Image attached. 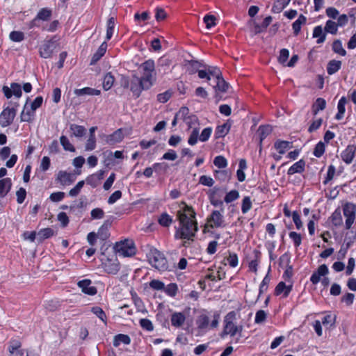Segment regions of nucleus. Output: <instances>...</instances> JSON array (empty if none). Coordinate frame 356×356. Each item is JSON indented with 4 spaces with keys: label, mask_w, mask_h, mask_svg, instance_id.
Wrapping results in <instances>:
<instances>
[{
    "label": "nucleus",
    "mask_w": 356,
    "mask_h": 356,
    "mask_svg": "<svg viewBox=\"0 0 356 356\" xmlns=\"http://www.w3.org/2000/svg\"><path fill=\"white\" fill-rule=\"evenodd\" d=\"M177 217L179 226L175 227V238L182 241V247L188 248L198 231L195 213L191 207L186 205L182 211H178Z\"/></svg>",
    "instance_id": "nucleus-1"
},
{
    "label": "nucleus",
    "mask_w": 356,
    "mask_h": 356,
    "mask_svg": "<svg viewBox=\"0 0 356 356\" xmlns=\"http://www.w3.org/2000/svg\"><path fill=\"white\" fill-rule=\"evenodd\" d=\"M154 70V61L151 59L146 60L139 67L142 76L138 77L133 74L131 79L122 76L120 80L121 86L124 88H129L133 94L138 97L143 90H147L152 86V74Z\"/></svg>",
    "instance_id": "nucleus-2"
},
{
    "label": "nucleus",
    "mask_w": 356,
    "mask_h": 356,
    "mask_svg": "<svg viewBox=\"0 0 356 356\" xmlns=\"http://www.w3.org/2000/svg\"><path fill=\"white\" fill-rule=\"evenodd\" d=\"M236 314L234 311L229 312L224 318L223 330L221 333V337L229 335L232 338V341L235 343H240L243 337V326L238 325L236 322Z\"/></svg>",
    "instance_id": "nucleus-3"
},
{
    "label": "nucleus",
    "mask_w": 356,
    "mask_h": 356,
    "mask_svg": "<svg viewBox=\"0 0 356 356\" xmlns=\"http://www.w3.org/2000/svg\"><path fill=\"white\" fill-rule=\"evenodd\" d=\"M213 67V66L203 65L196 60L188 61L186 65V71L189 74H193L197 72L200 79H207L208 81H210L209 69Z\"/></svg>",
    "instance_id": "nucleus-4"
},
{
    "label": "nucleus",
    "mask_w": 356,
    "mask_h": 356,
    "mask_svg": "<svg viewBox=\"0 0 356 356\" xmlns=\"http://www.w3.org/2000/svg\"><path fill=\"white\" fill-rule=\"evenodd\" d=\"M115 249L119 255L124 257H132L136 252L134 243L130 239H125L124 241L116 243Z\"/></svg>",
    "instance_id": "nucleus-5"
},
{
    "label": "nucleus",
    "mask_w": 356,
    "mask_h": 356,
    "mask_svg": "<svg viewBox=\"0 0 356 356\" xmlns=\"http://www.w3.org/2000/svg\"><path fill=\"white\" fill-rule=\"evenodd\" d=\"M18 106L17 103H14L13 107L7 106L3 109L0 113V125L2 127H7L13 122Z\"/></svg>",
    "instance_id": "nucleus-6"
},
{
    "label": "nucleus",
    "mask_w": 356,
    "mask_h": 356,
    "mask_svg": "<svg viewBox=\"0 0 356 356\" xmlns=\"http://www.w3.org/2000/svg\"><path fill=\"white\" fill-rule=\"evenodd\" d=\"M210 80L213 78L216 80L214 88L221 92H226L229 88V84L224 80L220 69L213 66L209 69Z\"/></svg>",
    "instance_id": "nucleus-7"
},
{
    "label": "nucleus",
    "mask_w": 356,
    "mask_h": 356,
    "mask_svg": "<svg viewBox=\"0 0 356 356\" xmlns=\"http://www.w3.org/2000/svg\"><path fill=\"white\" fill-rule=\"evenodd\" d=\"M343 213L346 218L345 226L350 229L356 220V206L353 203L346 202L343 205Z\"/></svg>",
    "instance_id": "nucleus-8"
},
{
    "label": "nucleus",
    "mask_w": 356,
    "mask_h": 356,
    "mask_svg": "<svg viewBox=\"0 0 356 356\" xmlns=\"http://www.w3.org/2000/svg\"><path fill=\"white\" fill-rule=\"evenodd\" d=\"M2 92L7 99H10L13 96L17 99H19L22 95V86L17 83H10V87L3 86Z\"/></svg>",
    "instance_id": "nucleus-9"
},
{
    "label": "nucleus",
    "mask_w": 356,
    "mask_h": 356,
    "mask_svg": "<svg viewBox=\"0 0 356 356\" xmlns=\"http://www.w3.org/2000/svg\"><path fill=\"white\" fill-rule=\"evenodd\" d=\"M223 211V209H222ZM209 225L212 228L224 227L225 222L222 212L220 211H213L210 216L208 218Z\"/></svg>",
    "instance_id": "nucleus-10"
},
{
    "label": "nucleus",
    "mask_w": 356,
    "mask_h": 356,
    "mask_svg": "<svg viewBox=\"0 0 356 356\" xmlns=\"http://www.w3.org/2000/svg\"><path fill=\"white\" fill-rule=\"evenodd\" d=\"M55 48V41L53 39L46 40L40 47V56L43 58H49L51 57Z\"/></svg>",
    "instance_id": "nucleus-11"
},
{
    "label": "nucleus",
    "mask_w": 356,
    "mask_h": 356,
    "mask_svg": "<svg viewBox=\"0 0 356 356\" xmlns=\"http://www.w3.org/2000/svg\"><path fill=\"white\" fill-rule=\"evenodd\" d=\"M104 271L108 274L115 275L120 270V264L117 259H107L102 263Z\"/></svg>",
    "instance_id": "nucleus-12"
},
{
    "label": "nucleus",
    "mask_w": 356,
    "mask_h": 356,
    "mask_svg": "<svg viewBox=\"0 0 356 356\" xmlns=\"http://www.w3.org/2000/svg\"><path fill=\"white\" fill-rule=\"evenodd\" d=\"M76 179V177L71 172L60 170L56 176V181L63 186H70Z\"/></svg>",
    "instance_id": "nucleus-13"
},
{
    "label": "nucleus",
    "mask_w": 356,
    "mask_h": 356,
    "mask_svg": "<svg viewBox=\"0 0 356 356\" xmlns=\"http://www.w3.org/2000/svg\"><path fill=\"white\" fill-rule=\"evenodd\" d=\"M329 273V269L325 264L318 266L317 270L313 273L310 277V281L313 284H317L321 280V277H325Z\"/></svg>",
    "instance_id": "nucleus-14"
},
{
    "label": "nucleus",
    "mask_w": 356,
    "mask_h": 356,
    "mask_svg": "<svg viewBox=\"0 0 356 356\" xmlns=\"http://www.w3.org/2000/svg\"><path fill=\"white\" fill-rule=\"evenodd\" d=\"M91 284L92 282L90 280L85 279L79 281L77 285L84 293L90 296H94L97 293V291L96 287L92 286Z\"/></svg>",
    "instance_id": "nucleus-15"
},
{
    "label": "nucleus",
    "mask_w": 356,
    "mask_h": 356,
    "mask_svg": "<svg viewBox=\"0 0 356 356\" xmlns=\"http://www.w3.org/2000/svg\"><path fill=\"white\" fill-rule=\"evenodd\" d=\"M124 138V134L121 129L114 131L113 134L105 136V142L109 145H115L120 143Z\"/></svg>",
    "instance_id": "nucleus-16"
},
{
    "label": "nucleus",
    "mask_w": 356,
    "mask_h": 356,
    "mask_svg": "<svg viewBox=\"0 0 356 356\" xmlns=\"http://www.w3.org/2000/svg\"><path fill=\"white\" fill-rule=\"evenodd\" d=\"M355 156V145H348L341 153V158L342 161L348 165L350 164L353 161Z\"/></svg>",
    "instance_id": "nucleus-17"
},
{
    "label": "nucleus",
    "mask_w": 356,
    "mask_h": 356,
    "mask_svg": "<svg viewBox=\"0 0 356 356\" xmlns=\"http://www.w3.org/2000/svg\"><path fill=\"white\" fill-rule=\"evenodd\" d=\"M21 342L18 340H12L8 345L10 356H24V350L21 349Z\"/></svg>",
    "instance_id": "nucleus-18"
},
{
    "label": "nucleus",
    "mask_w": 356,
    "mask_h": 356,
    "mask_svg": "<svg viewBox=\"0 0 356 356\" xmlns=\"http://www.w3.org/2000/svg\"><path fill=\"white\" fill-rule=\"evenodd\" d=\"M12 181L10 178H4L0 180V198L7 195L10 191Z\"/></svg>",
    "instance_id": "nucleus-19"
},
{
    "label": "nucleus",
    "mask_w": 356,
    "mask_h": 356,
    "mask_svg": "<svg viewBox=\"0 0 356 356\" xmlns=\"http://www.w3.org/2000/svg\"><path fill=\"white\" fill-rule=\"evenodd\" d=\"M186 321L185 315L181 312H175L171 314V323L175 327H181Z\"/></svg>",
    "instance_id": "nucleus-20"
},
{
    "label": "nucleus",
    "mask_w": 356,
    "mask_h": 356,
    "mask_svg": "<svg viewBox=\"0 0 356 356\" xmlns=\"http://www.w3.org/2000/svg\"><path fill=\"white\" fill-rule=\"evenodd\" d=\"M35 110H33L31 107L28 108L27 107V102L24 105V109L22 111L21 115H20V120L22 122H30L33 120L34 115H35Z\"/></svg>",
    "instance_id": "nucleus-21"
},
{
    "label": "nucleus",
    "mask_w": 356,
    "mask_h": 356,
    "mask_svg": "<svg viewBox=\"0 0 356 356\" xmlns=\"http://www.w3.org/2000/svg\"><path fill=\"white\" fill-rule=\"evenodd\" d=\"M292 289V285H286L283 282H280L275 287V293L276 296H279L283 293L284 298H286Z\"/></svg>",
    "instance_id": "nucleus-22"
},
{
    "label": "nucleus",
    "mask_w": 356,
    "mask_h": 356,
    "mask_svg": "<svg viewBox=\"0 0 356 356\" xmlns=\"http://www.w3.org/2000/svg\"><path fill=\"white\" fill-rule=\"evenodd\" d=\"M305 161L302 159L299 160L293 164L288 170L287 174L289 175H293L295 173H301L305 170Z\"/></svg>",
    "instance_id": "nucleus-23"
},
{
    "label": "nucleus",
    "mask_w": 356,
    "mask_h": 356,
    "mask_svg": "<svg viewBox=\"0 0 356 356\" xmlns=\"http://www.w3.org/2000/svg\"><path fill=\"white\" fill-rule=\"evenodd\" d=\"M274 147L280 154H283L287 149L292 147V145L291 143L289 141L277 140L275 143Z\"/></svg>",
    "instance_id": "nucleus-24"
},
{
    "label": "nucleus",
    "mask_w": 356,
    "mask_h": 356,
    "mask_svg": "<svg viewBox=\"0 0 356 356\" xmlns=\"http://www.w3.org/2000/svg\"><path fill=\"white\" fill-rule=\"evenodd\" d=\"M230 127L231 124L228 122L218 126L215 131L216 138H219L225 136L229 131Z\"/></svg>",
    "instance_id": "nucleus-25"
},
{
    "label": "nucleus",
    "mask_w": 356,
    "mask_h": 356,
    "mask_svg": "<svg viewBox=\"0 0 356 356\" xmlns=\"http://www.w3.org/2000/svg\"><path fill=\"white\" fill-rule=\"evenodd\" d=\"M107 48V43L104 41L98 48L97 51L92 57L91 64H95L106 53Z\"/></svg>",
    "instance_id": "nucleus-26"
},
{
    "label": "nucleus",
    "mask_w": 356,
    "mask_h": 356,
    "mask_svg": "<svg viewBox=\"0 0 356 356\" xmlns=\"http://www.w3.org/2000/svg\"><path fill=\"white\" fill-rule=\"evenodd\" d=\"M346 103H347V99L345 97H342L339 99V101L338 102V105H337L338 112L335 115V118L337 120H340L343 118V115H344V113L346 111L345 106H346Z\"/></svg>",
    "instance_id": "nucleus-27"
},
{
    "label": "nucleus",
    "mask_w": 356,
    "mask_h": 356,
    "mask_svg": "<svg viewBox=\"0 0 356 356\" xmlns=\"http://www.w3.org/2000/svg\"><path fill=\"white\" fill-rule=\"evenodd\" d=\"M157 222L163 227H169L173 222L172 216L164 212L158 218Z\"/></svg>",
    "instance_id": "nucleus-28"
},
{
    "label": "nucleus",
    "mask_w": 356,
    "mask_h": 356,
    "mask_svg": "<svg viewBox=\"0 0 356 356\" xmlns=\"http://www.w3.org/2000/svg\"><path fill=\"white\" fill-rule=\"evenodd\" d=\"M273 129L270 125H261L259 127L257 134L259 136L260 143H261L270 133Z\"/></svg>",
    "instance_id": "nucleus-29"
},
{
    "label": "nucleus",
    "mask_w": 356,
    "mask_h": 356,
    "mask_svg": "<svg viewBox=\"0 0 356 356\" xmlns=\"http://www.w3.org/2000/svg\"><path fill=\"white\" fill-rule=\"evenodd\" d=\"M330 220L332 225L336 227L342 225L343 218L340 209H337L332 213V216H330Z\"/></svg>",
    "instance_id": "nucleus-30"
},
{
    "label": "nucleus",
    "mask_w": 356,
    "mask_h": 356,
    "mask_svg": "<svg viewBox=\"0 0 356 356\" xmlns=\"http://www.w3.org/2000/svg\"><path fill=\"white\" fill-rule=\"evenodd\" d=\"M291 0H276L273 6L272 11L275 13H280L290 3Z\"/></svg>",
    "instance_id": "nucleus-31"
},
{
    "label": "nucleus",
    "mask_w": 356,
    "mask_h": 356,
    "mask_svg": "<svg viewBox=\"0 0 356 356\" xmlns=\"http://www.w3.org/2000/svg\"><path fill=\"white\" fill-rule=\"evenodd\" d=\"M131 343L130 337L124 334H118L115 336L113 340V346L117 347L120 346L121 343L128 345Z\"/></svg>",
    "instance_id": "nucleus-32"
},
{
    "label": "nucleus",
    "mask_w": 356,
    "mask_h": 356,
    "mask_svg": "<svg viewBox=\"0 0 356 356\" xmlns=\"http://www.w3.org/2000/svg\"><path fill=\"white\" fill-rule=\"evenodd\" d=\"M115 26V19L114 17H111L108 18L106 24V40H109L113 35L114 29Z\"/></svg>",
    "instance_id": "nucleus-33"
},
{
    "label": "nucleus",
    "mask_w": 356,
    "mask_h": 356,
    "mask_svg": "<svg viewBox=\"0 0 356 356\" xmlns=\"http://www.w3.org/2000/svg\"><path fill=\"white\" fill-rule=\"evenodd\" d=\"M168 268V261L164 254L157 251V270H165Z\"/></svg>",
    "instance_id": "nucleus-34"
},
{
    "label": "nucleus",
    "mask_w": 356,
    "mask_h": 356,
    "mask_svg": "<svg viewBox=\"0 0 356 356\" xmlns=\"http://www.w3.org/2000/svg\"><path fill=\"white\" fill-rule=\"evenodd\" d=\"M341 67V62L339 60H330L327 67V74L332 75L338 72Z\"/></svg>",
    "instance_id": "nucleus-35"
},
{
    "label": "nucleus",
    "mask_w": 356,
    "mask_h": 356,
    "mask_svg": "<svg viewBox=\"0 0 356 356\" xmlns=\"http://www.w3.org/2000/svg\"><path fill=\"white\" fill-rule=\"evenodd\" d=\"M72 131V135L77 138H81L86 134V129L83 126L72 124L70 127Z\"/></svg>",
    "instance_id": "nucleus-36"
},
{
    "label": "nucleus",
    "mask_w": 356,
    "mask_h": 356,
    "mask_svg": "<svg viewBox=\"0 0 356 356\" xmlns=\"http://www.w3.org/2000/svg\"><path fill=\"white\" fill-rule=\"evenodd\" d=\"M313 38H317V43L321 44L325 42L326 38V34L323 33V28L321 26H317L314 27L313 31Z\"/></svg>",
    "instance_id": "nucleus-37"
},
{
    "label": "nucleus",
    "mask_w": 356,
    "mask_h": 356,
    "mask_svg": "<svg viewBox=\"0 0 356 356\" xmlns=\"http://www.w3.org/2000/svg\"><path fill=\"white\" fill-rule=\"evenodd\" d=\"M326 102L323 98H318L316 102L314 103L312 106V112L314 115H317V113L320 111H323L325 108Z\"/></svg>",
    "instance_id": "nucleus-38"
},
{
    "label": "nucleus",
    "mask_w": 356,
    "mask_h": 356,
    "mask_svg": "<svg viewBox=\"0 0 356 356\" xmlns=\"http://www.w3.org/2000/svg\"><path fill=\"white\" fill-rule=\"evenodd\" d=\"M170 63H171L170 60L165 56L161 57V58H159L158 63H157V65H159L160 67L159 70V72L161 74L166 73L167 70L170 67Z\"/></svg>",
    "instance_id": "nucleus-39"
},
{
    "label": "nucleus",
    "mask_w": 356,
    "mask_h": 356,
    "mask_svg": "<svg viewBox=\"0 0 356 356\" xmlns=\"http://www.w3.org/2000/svg\"><path fill=\"white\" fill-rule=\"evenodd\" d=\"M306 17L303 15H300L298 18L293 23L292 27L293 33L297 35L301 29V26L306 22Z\"/></svg>",
    "instance_id": "nucleus-40"
},
{
    "label": "nucleus",
    "mask_w": 356,
    "mask_h": 356,
    "mask_svg": "<svg viewBox=\"0 0 356 356\" xmlns=\"http://www.w3.org/2000/svg\"><path fill=\"white\" fill-rule=\"evenodd\" d=\"M51 16V10L47 8H43L40 9L37 15V19L40 21H48Z\"/></svg>",
    "instance_id": "nucleus-41"
},
{
    "label": "nucleus",
    "mask_w": 356,
    "mask_h": 356,
    "mask_svg": "<svg viewBox=\"0 0 356 356\" xmlns=\"http://www.w3.org/2000/svg\"><path fill=\"white\" fill-rule=\"evenodd\" d=\"M115 79L111 72L106 73L103 80V88L105 90H108L113 85Z\"/></svg>",
    "instance_id": "nucleus-42"
},
{
    "label": "nucleus",
    "mask_w": 356,
    "mask_h": 356,
    "mask_svg": "<svg viewBox=\"0 0 356 356\" xmlns=\"http://www.w3.org/2000/svg\"><path fill=\"white\" fill-rule=\"evenodd\" d=\"M76 94L78 95H92V96H97L101 94V91L99 90L86 87V88L78 90L76 92Z\"/></svg>",
    "instance_id": "nucleus-43"
},
{
    "label": "nucleus",
    "mask_w": 356,
    "mask_h": 356,
    "mask_svg": "<svg viewBox=\"0 0 356 356\" xmlns=\"http://www.w3.org/2000/svg\"><path fill=\"white\" fill-rule=\"evenodd\" d=\"M60 142L65 151H69L71 152H75V148L74 145L70 143L69 139L65 136H60Z\"/></svg>",
    "instance_id": "nucleus-44"
},
{
    "label": "nucleus",
    "mask_w": 356,
    "mask_h": 356,
    "mask_svg": "<svg viewBox=\"0 0 356 356\" xmlns=\"http://www.w3.org/2000/svg\"><path fill=\"white\" fill-rule=\"evenodd\" d=\"M324 29H325V32L330 33L332 35H335V34H337V31H338V25L334 21L327 20L326 22Z\"/></svg>",
    "instance_id": "nucleus-45"
},
{
    "label": "nucleus",
    "mask_w": 356,
    "mask_h": 356,
    "mask_svg": "<svg viewBox=\"0 0 356 356\" xmlns=\"http://www.w3.org/2000/svg\"><path fill=\"white\" fill-rule=\"evenodd\" d=\"M332 50L335 53L343 56L346 54V51L343 47L342 42L339 40L334 41L332 44Z\"/></svg>",
    "instance_id": "nucleus-46"
},
{
    "label": "nucleus",
    "mask_w": 356,
    "mask_h": 356,
    "mask_svg": "<svg viewBox=\"0 0 356 356\" xmlns=\"http://www.w3.org/2000/svg\"><path fill=\"white\" fill-rule=\"evenodd\" d=\"M97 237L103 241L107 239L109 236L108 226L105 224L102 225L96 234Z\"/></svg>",
    "instance_id": "nucleus-47"
},
{
    "label": "nucleus",
    "mask_w": 356,
    "mask_h": 356,
    "mask_svg": "<svg viewBox=\"0 0 356 356\" xmlns=\"http://www.w3.org/2000/svg\"><path fill=\"white\" fill-rule=\"evenodd\" d=\"M9 38L13 42H20L24 40V34L22 31H13L10 33Z\"/></svg>",
    "instance_id": "nucleus-48"
},
{
    "label": "nucleus",
    "mask_w": 356,
    "mask_h": 356,
    "mask_svg": "<svg viewBox=\"0 0 356 356\" xmlns=\"http://www.w3.org/2000/svg\"><path fill=\"white\" fill-rule=\"evenodd\" d=\"M336 316L332 314H327L322 318L321 324L326 327H330L335 323Z\"/></svg>",
    "instance_id": "nucleus-49"
},
{
    "label": "nucleus",
    "mask_w": 356,
    "mask_h": 356,
    "mask_svg": "<svg viewBox=\"0 0 356 356\" xmlns=\"http://www.w3.org/2000/svg\"><path fill=\"white\" fill-rule=\"evenodd\" d=\"M325 150V144L323 142L320 141L316 145L313 154L315 156L319 158L324 154Z\"/></svg>",
    "instance_id": "nucleus-50"
},
{
    "label": "nucleus",
    "mask_w": 356,
    "mask_h": 356,
    "mask_svg": "<svg viewBox=\"0 0 356 356\" xmlns=\"http://www.w3.org/2000/svg\"><path fill=\"white\" fill-rule=\"evenodd\" d=\"M188 115V109L186 107H182L179 111L175 115L174 120L172 122V125L175 126L179 120H182V117Z\"/></svg>",
    "instance_id": "nucleus-51"
},
{
    "label": "nucleus",
    "mask_w": 356,
    "mask_h": 356,
    "mask_svg": "<svg viewBox=\"0 0 356 356\" xmlns=\"http://www.w3.org/2000/svg\"><path fill=\"white\" fill-rule=\"evenodd\" d=\"M239 197V193L236 190H232L227 193L225 197V202L226 203H230Z\"/></svg>",
    "instance_id": "nucleus-52"
},
{
    "label": "nucleus",
    "mask_w": 356,
    "mask_h": 356,
    "mask_svg": "<svg viewBox=\"0 0 356 356\" xmlns=\"http://www.w3.org/2000/svg\"><path fill=\"white\" fill-rule=\"evenodd\" d=\"M213 164L219 168H225L227 165V161L222 156H217L213 160Z\"/></svg>",
    "instance_id": "nucleus-53"
},
{
    "label": "nucleus",
    "mask_w": 356,
    "mask_h": 356,
    "mask_svg": "<svg viewBox=\"0 0 356 356\" xmlns=\"http://www.w3.org/2000/svg\"><path fill=\"white\" fill-rule=\"evenodd\" d=\"M38 235L41 239L49 238L54 235V230L49 227L42 229L38 232Z\"/></svg>",
    "instance_id": "nucleus-54"
},
{
    "label": "nucleus",
    "mask_w": 356,
    "mask_h": 356,
    "mask_svg": "<svg viewBox=\"0 0 356 356\" xmlns=\"http://www.w3.org/2000/svg\"><path fill=\"white\" fill-rule=\"evenodd\" d=\"M85 184L84 181H79L76 186L69 191V195L70 197H76L81 191V188Z\"/></svg>",
    "instance_id": "nucleus-55"
},
{
    "label": "nucleus",
    "mask_w": 356,
    "mask_h": 356,
    "mask_svg": "<svg viewBox=\"0 0 356 356\" xmlns=\"http://www.w3.org/2000/svg\"><path fill=\"white\" fill-rule=\"evenodd\" d=\"M92 312L95 314L103 322L106 321V316L104 310L99 307H93L91 309Z\"/></svg>",
    "instance_id": "nucleus-56"
},
{
    "label": "nucleus",
    "mask_w": 356,
    "mask_h": 356,
    "mask_svg": "<svg viewBox=\"0 0 356 356\" xmlns=\"http://www.w3.org/2000/svg\"><path fill=\"white\" fill-rule=\"evenodd\" d=\"M199 133H200V131H199L198 128L195 127L193 129V131L189 136L188 140V143L189 145H194L197 143L198 136H199Z\"/></svg>",
    "instance_id": "nucleus-57"
},
{
    "label": "nucleus",
    "mask_w": 356,
    "mask_h": 356,
    "mask_svg": "<svg viewBox=\"0 0 356 356\" xmlns=\"http://www.w3.org/2000/svg\"><path fill=\"white\" fill-rule=\"evenodd\" d=\"M252 207V202L250 197H244L242 201L241 211L243 213H246L250 210Z\"/></svg>",
    "instance_id": "nucleus-58"
},
{
    "label": "nucleus",
    "mask_w": 356,
    "mask_h": 356,
    "mask_svg": "<svg viewBox=\"0 0 356 356\" xmlns=\"http://www.w3.org/2000/svg\"><path fill=\"white\" fill-rule=\"evenodd\" d=\"M96 147V138L95 135L89 136L88 139L86 143V151H92L95 149Z\"/></svg>",
    "instance_id": "nucleus-59"
},
{
    "label": "nucleus",
    "mask_w": 356,
    "mask_h": 356,
    "mask_svg": "<svg viewBox=\"0 0 356 356\" xmlns=\"http://www.w3.org/2000/svg\"><path fill=\"white\" fill-rule=\"evenodd\" d=\"M182 120L188 125V128H192L197 123V118L195 115H184Z\"/></svg>",
    "instance_id": "nucleus-60"
},
{
    "label": "nucleus",
    "mask_w": 356,
    "mask_h": 356,
    "mask_svg": "<svg viewBox=\"0 0 356 356\" xmlns=\"http://www.w3.org/2000/svg\"><path fill=\"white\" fill-rule=\"evenodd\" d=\"M289 57V51L286 49H282L280 51V56L278 57V62L280 64L285 65L286 60Z\"/></svg>",
    "instance_id": "nucleus-61"
},
{
    "label": "nucleus",
    "mask_w": 356,
    "mask_h": 356,
    "mask_svg": "<svg viewBox=\"0 0 356 356\" xmlns=\"http://www.w3.org/2000/svg\"><path fill=\"white\" fill-rule=\"evenodd\" d=\"M140 325L143 330H145L147 331H152L154 330V325L152 321L147 318L140 319Z\"/></svg>",
    "instance_id": "nucleus-62"
},
{
    "label": "nucleus",
    "mask_w": 356,
    "mask_h": 356,
    "mask_svg": "<svg viewBox=\"0 0 356 356\" xmlns=\"http://www.w3.org/2000/svg\"><path fill=\"white\" fill-rule=\"evenodd\" d=\"M177 291V285L175 283H170L166 285L165 293L170 296H175Z\"/></svg>",
    "instance_id": "nucleus-63"
},
{
    "label": "nucleus",
    "mask_w": 356,
    "mask_h": 356,
    "mask_svg": "<svg viewBox=\"0 0 356 356\" xmlns=\"http://www.w3.org/2000/svg\"><path fill=\"white\" fill-rule=\"evenodd\" d=\"M289 235L290 238L293 240L294 245L296 248L299 247L302 243L301 235L296 232H291Z\"/></svg>",
    "instance_id": "nucleus-64"
}]
</instances>
